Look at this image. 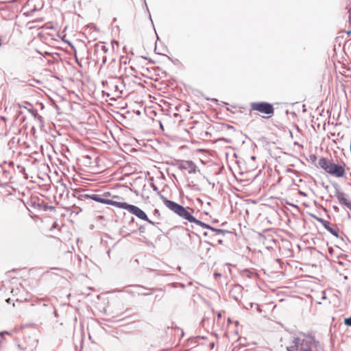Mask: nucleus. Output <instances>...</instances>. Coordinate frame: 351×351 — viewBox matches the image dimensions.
I'll list each match as a JSON object with an SVG mask.
<instances>
[{
  "label": "nucleus",
  "mask_w": 351,
  "mask_h": 351,
  "mask_svg": "<svg viewBox=\"0 0 351 351\" xmlns=\"http://www.w3.org/2000/svg\"><path fill=\"white\" fill-rule=\"evenodd\" d=\"M88 197L97 202L106 204L116 206L119 208L127 210L130 213L135 215L138 219L145 221L153 226L154 225V223L148 218L145 213L138 206L129 204L126 202H116L112 199H105L101 198L99 195L96 194L88 195Z\"/></svg>",
  "instance_id": "f257e3e1"
},
{
  "label": "nucleus",
  "mask_w": 351,
  "mask_h": 351,
  "mask_svg": "<svg viewBox=\"0 0 351 351\" xmlns=\"http://www.w3.org/2000/svg\"><path fill=\"white\" fill-rule=\"evenodd\" d=\"M162 201L165 205L171 211H173L174 213L182 217V219L186 220L187 221L190 223H195L197 225H199L200 226H204L205 224L202 223V221L196 219L191 213H189V209L184 208V206L173 202L171 200L167 199L166 197H162ZM191 210L193 211V209H191Z\"/></svg>",
  "instance_id": "f03ea898"
},
{
  "label": "nucleus",
  "mask_w": 351,
  "mask_h": 351,
  "mask_svg": "<svg viewBox=\"0 0 351 351\" xmlns=\"http://www.w3.org/2000/svg\"><path fill=\"white\" fill-rule=\"evenodd\" d=\"M319 166L329 175L335 178H343L346 174V164H336L332 160L322 157L318 161Z\"/></svg>",
  "instance_id": "7ed1b4c3"
},
{
  "label": "nucleus",
  "mask_w": 351,
  "mask_h": 351,
  "mask_svg": "<svg viewBox=\"0 0 351 351\" xmlns=\"http://www.w3.org/2000/svg\"><path fill=\"white\" fill-rule=\"evenodd\" d=\"M250 106V111H257L262 114H268V117H270L274 112L273 106L267 102H252Z\"/></svg>",
  "instance_id": "20e7f679"
},
{
  "label": "nucleus",
  "mask_w": 351,
  "mask_h": 351,
  "mask_svg": "<svg viewBox=\"0 0 351 351\" xmlns=\"http://www.w3.org/2000/svg\"><path fill=\"white\" fill-rule=\"evenodd\" d=\"M43 18L36 19L35 21H29L27 23V27L29 29H40L43 27V25L40 24L43 22Z\"/></svg>",
  "instance_id": "39448f33"
},
{
  "label": "nucleus",
  "mask_w": 351,
  "mask_h": 351,
  "mask_svg": "<svg viewBox=\"0 0 351 351\" xmlns=\"http://www.w3.org/2000/svg\"><path fill=\"white\" fill-rule=\"evenodd\" d=\"M337 199L339 201L340 203L346 205L348 208H351V202L344 197L343 194H339L337 195Z\"/></svg>",
  "instance_id": "423d86ee"
},
{
  "label": "nucleus",
  "mask_w": 351,
  "mask_h": 351,
  "mask_svg": "<svg viewBox=\"0 0 351 351\" xmlns=\"http://www.w3.org/2000/svg\"><path fill=\"white\" fill-rule=\"evenodd\" d=\"M324 228L328 231L330 232L332 234H333L334 236H335L336 237H338L339 236V230L337 229V228H331L330 226H329V223L328 222H325L324 223Z\"/></svg>",
  "instance_id": "0eeeda50"
},
{
  "label": "nucleus",
  "mask_w": 351,
  "mask_h": 351,
  "mask_svg": "<svg viewBox=\"0 0 351 351\" xmlns=\"http://www.w3.org/2000/svg\"><path fill=\"white\" fill-rule=\"evenodd\" d=\"M153 215L156 216L157 218H160L161 216L160 211L157 208H155L154 210Z\"/></svg>",
  "instance_id": "6e6552de"
},
{
  "label": "nucleus",
  "mask_w": 351,
  "mask_h": 351,
  "mask_svg": "<svg viewBox=\"0 0 351 351\" xmlns=\"http://www.w3.org/2000/svg\"><path fill=\"white\" fill-rule=\"evenodd\" d=\"M344 324H345L346 326H351V317H348V318H346V319H344Z\"/></svg>",
  "instance_id": "1a4fd4ad"
},
{
  "label": "nucleus",
  "mask_w": 351,
  "mask_h": 351,
  "mask_svg": "<svg viewBox=\"0 0 351 351\" xmlns=\"http://www.w3.org/2000/svg\"><path fill=\"white\" fill-rule=\"evenodd\" d=\"M287 351H298V346H293L287 348Z\"/></svg>",
  "instance_id": "9d476101"
},
{
  "label": "nucleus",
  "mask_w": 351,
  "mask_h": 351,
  "mask_svg": "<svg viewBox=\"0 0 351 351\" xmlns=\"http://www.w3.org/2000/svg\"><path fill=\"white\" fill-rule=\"evenodd\" d=\"M10 301H11L10 298L6 299V302L10 303Z\"/></svg>",
  "instance_id": "9b49d317"
},
{
  "label": "nucleus",
  "mask_w": 351,
  "mask_h": 351,
  "mask_svg": "<svg viewBox=\"0 0 351 351\" xmlns=\"http://www.w3.org/2000/svg\"><path fill=\"white\" fill-rule=\"evenodd\" d=\"M160 128H161L162 130H164V129H163V125H162V123H160Z\"/></svg>",
  "instance_id": "f8f14e48"
},
{
  "label": "nucleus",
  "mask_w": 351,
  "mask_h": 351,
  "mask_svg": "<svg viewBox=\"0 0 351 351\" xmlns=\"http://www.w3.org/2000/svg\"><path fill=\"white\" fill-rule=\"evenodd\" d=\"M303 351H312L311 349H305Z\"/></svg>",
  "instance_id": "ddd939ff"
},
{
  "label": "nucleus",
  "mask_w": 351,
  "mask_h": 351,
  "mask_svg": "<svg viewBox=\"0 0 351 351\" xmlns=\"http://www.w3.org/2000/svg\"><path fill=\"white\" fill-rule=\"evenodd\" d=\"M56 223H55L53 227L56 228Z\"/></svg>",
  "instance_id": "4468645a"
}]
</instances>
